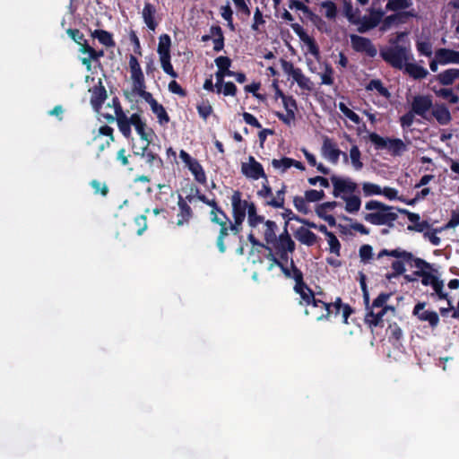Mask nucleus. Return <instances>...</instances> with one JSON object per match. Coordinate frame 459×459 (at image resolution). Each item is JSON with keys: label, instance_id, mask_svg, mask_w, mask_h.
I'll return each instance as SVG.
<instances>
[{"label": "nucleus", "instance_id": "obj_1", "mask_svg": "<svg viewBox=\"0 0 459 459\" xmlns=\"http://www.w3.org/2000/svg\"><path fill=\"white\" fill-rule=\"evenodd\" d=\"M368 212H363V219L372 225H385L389 228L394 226L397 220V213L394 212V207L377 200H369L365 204Z\"/></svg>", "mask_w": 459, "mask_h": 459}, {"label": "nucleus", "instance_id": "obj_2", "mask_svg": "<svg viewBox=\"0 0 459 459\" xmlns=\"http://www.w3.org/2000/svg\"><path fill=\"white\" fill-rule=\"evenodd\" d=\"M129 68L131 80L133 82V92L142 97L150 105V107H152L158 101L153 98L151 92L146 91L143 73L138 59L134 55H130L129 56Z\"/></svg>", "mask_w": 459, "mask_h": 459}, {"label": "nucleus", "instance_id": "obj_3", "mask_svg": "<svg viewBox=\"0 0 459 459\" xmlns=\"http://www.w3.org/2000/svg\"><path fill=\"white\" fill-rule=\"evenodd\" d=\"M290 266L293 273L291 278L295 281L294 291L300 297L299 304L309 306L321 303V299L316 297L314 291L304 281L303 273L296 266L293 259H290Z\"/></svg>", "mask_w": 459, "mask_h": 459}, {"label": "nucleus", "instance_id": "obj_4", "mask_svg": "<svg viewBox=\"0 0 459 459\" xmlns=\"http://www.w3.org/2000/svg\"><path fill=\"white\" fill-rule=\"evenodd\" d=\"M380 56L396 69H403L407 61L411 57L410 49L401 45H395L380 50Z\"/></svg>", "mask_w": 459, "mask_h": 459}, {"label": "nucleus", "instance_id": "obj_5", "mask_svg": "<svg viewBox=\"0 0 459 459\" xmlns=\"http://www.w3.org/2000/svg\"><path fill=\"white\" fill-rule=\"evenodd\" d=\"M368 139L376 150L386 149L393 156H400L407 150L406 144L399 138H385L373 132L368 134Z\"/></svg>", "mask_w": 459, "mask_h": 459}, {"label": "nucleus", "instance_id": "obj_6", "mask_svg": "<svg viewBox=\"0 0 459 459\" xmlns=\"http://www.w3.org/2000/svg\"><path fill=\"white\" fill-rule=\"evenodd\" d=\"M384 256H392L395 258L403 259L411 266H414L417 269H419V271L421 272H425V270L431 269V265L429 263L426 262L421 258L414 257L412 253L403 250L400 247L393 250L382 249L377 254V259H381Z\"/></svg>", "mask_w": 459, "mask_h": 459}, {"label": "nucleus", "instance_id": "obj_7", "mask_svg": "<svg viewBox=\"0 0 459 459\" xmlns=\"http://www.w3.org/2000/svg\"><path fill=\"white\" fill-rule=\"evenodd\" d=\"M330 179L333 186V195L335 198L348 196L358 191V184L350 178H343L333 175Z\"/></svg>", "mask_w": 459, "mask_h": 459}, {"label": "nucleus", "instance_id": "obj_8", "mask_svg": "<svg viewBox=\"0 0 459 459\" xmlns=\"http://www.w3.org/2000/svg\"><path fill=\"white\" fill-rule=\"evenodd\" d=\"M232 206V217L233 219H246L247 214L250 210L251 204H255L253 202H248L242 199V193L239 190H234L230 197Z\"/></svg>", "mask_w": 459, "mask_h": 459}, {"label": "nucleus", "instance_id": "obj_9", "mask_svg": "<svg viewBox=\"0 0 459 459\" xmlns=\"http://www.w3.org/2000/svg\"><path fill=\"white\" fill-rule=\"evenodd\" d=\"M350 39L351 48L355 52L364 53L371 58L377 56V49L368 38L351 34Z\"/></svg>", "mask_w": 459, "mask_h": 459}, {"label": "nucleus", "instance_id": "obj_10", "mask_svg": "<svg viewBox=\"0 0 459 459\" xmlns=\"http://www.w3.org/2000/svg\"><path fill=\"white\" fill-rule=\"evenodd\" d=\"M433 108V100L430 95H416L411 103V109L423 119L429 120L428 112Z\"/></svg>", "mask_w": 459, "mask_h": 459}, {"label": "nucleus", "instance_id": "obj_11", "mask_svg": "<svg viewBox=\"0 0 459 459\" xmlns=\"http://www.w3.org/2000/svg\"><path fill=\"white\" fill-rule=\"evenodd\" d=\"M367 313L365 315V324L373 330L374 327H383L384 326V315L388 311H394V307L393 306H385L382 307L378 311H375L376 309L369 308L368 303L366 304Z\"/></svg>", "mask_w": 459, "mask_h": 459}, {"label": "nucleus", "instance_id": "obj_12", "mask_svg": "<svg viewBox=\"0 0 459 459\" xmlns=\"http://www.w3.org/2000/svg\"><path fill=\"white\" fill-rule=\"evenodd\" d=\"M322 155L333 164H336L339 160L340 155L342 154L344 160H347L348 157L345 152H342L333 139L328 136H324L323 144L321 148Z\"/></svg>", "mask_w": 459, "mask_h": 459}, {"label": "nucleus", "instance_id": "obj_13", "mask_svg": "<svg viewBox=\"0 0 459 459\" xmlns=\"http://www.w3.org/2000/svg\"><path fill=\"white\" fill-rule=\"evenodd\" d=\"M416 13L414 10L411 11H402L387 15L382 21V24L380 30L385 31L390 29L393 25L404 24L408 22V19L411 17H416Z\"/></svg>", "mask_w": 459, "mask_h": 459}, {"label": "nucleus", "instance_id": "obj_14", "mask_svg": "<svg viewBox=\"0 0 459 459\" xmlns=\"http://www.w3.org/2000/svg\"><path fill=\"white\" fill-rule=\"evenodd\" d=\"M242 173L248 178L257 180L259 178L266 179L264 168L253 156H249L247 163H242Z\"/></svg>", "mask_w": 459, "mask_h": 459}, {"label": "nucleus", "instance_id": "obj_15", "mask_svg": "<svg viewBox=\"0 0 459 459\" xmlns=\"http://www.w3.org/2000/svg\"><path fill=\"white\" fill-rule=\"evenodd\" d=\"M142 17L146 27L152 31H155L161 20V17L157 13L156 6L149 2L144 3Z\"/></svg>", "mask_w": 459, "mask_h": 459}, {"label": "nucleus", "instance_id": "obj_16", "mask_svg": "<svg viewBox=\"0 0 459 459\" xmlns=\"http://www.w3.org/2000/svg\"><path fill=\"white\" fill-rule=\"evenodd\" d=\"M397 210L400 213L405 214L408 220L412 223L408 225V230L424 233L431 228V225L427 221H420V214L411 212L406 209L398 208Z\"/></svg>", "mask_w": 459, "mask_h": 459}, {"label": "nucleus", "instance_id": "obj_17", "mask_svg": "<svg viewBox=\"0 0 459 459\" xmlns=\"http://www.w3.org/2000/svg\"><path fill=\"white\" fill-rule=\"evenodd\" d=\"M131 125L134 126V129L140 138L150 144L152 141L154 132L152 128L147 126L146 123L142 119L139 114L134 113L131 115Z\"/></svg>", "mask_w": 459, "mask_h": 459}, {"label": "nucleus", "instance_id": "obj_18", "mask_svg": "<svg viewBox=\"0 0 459 459\" xmlns=\"http://www.w3.org/2000/svg\"><path fill=\"white\" fill-rule=\"evenodd\" d=\"M291 29L299 36V39L304 42L308 48L310 54L315 56L319 55V48L314 38L310 37L304 30V28L299 23H291Z\"/></svg>", "mask_w": 459, "mask_h": 459}, {"label": "nucleus", "instance_id": "obj_19", "mask_svg": "<svg viewBox=\"0 0 459 459\" xmlns=\"http://www.w3.org/2000/svg\"><path fill=\"white\" fill-rule=\"evenodd\" d=\"M90 91L91 92V104L95 110H99L108 97L106 88L101 79H99L98 84L93 86Z\"/></svg>", "mask_w": 459, "mask_h": 459}, {"label": "nucleus", "instance_id": "obj_20", "mask_svg": "<svg viewBox=\"0 0 459 459\" xmlns=\"http://www.w3.org/2000/svg\"><path fill=\"white\" fill-rule=\"evenodd\" d=\"M425 303L419 302L413 308V314L418 316L420 321L429 322L431 327H436L438 325L439 317L437 312L424 310Z\"/></svg>", "mask_w": 459, "mask_h": 459}, {"label": "nucleus", "instance_id": "obj_21", "mask_svg": "<svg viewBox=\"0 0 459 459\" xmlns=\"http://www.w3.org/2000/svg\"><path fill=\"white\" fill-rule=\"evenodd\" d=\"M178 212L177 214V225L183 226L190 221L194 215V212L190 205L180 195H178Z\"/></svg>", "mask_w": 459, "mask_h": 459}, {"label": "nucleus", "instance_id": "obj_22", "mask_svg": "<svg viewBox=\"0 0 459 459\" xmlns=\"http://www.w3.org/2000/svg\"><path fill=\"white\" fill-rule=\"evenodd\" d=\"M213 39V50L219 52L224 48V35L222 29L219 25H212L210 28V34L202 36V41L206 42Z\"/></svg>", "mask_w": 459, "mask_h": 459}, {"label": "nucleus", "instance_id": "obj_23", "mask_svg": "<svg viewBox=\"0 0 459 459\" xmlns=\"http://www.w3.org/2000/svg\"><path fill=\"white\" fill-rule=\"evenodd\" d=\"M271 245L273 246L275 251H290V254L296 248V244L288 233L287 229H284V231Z\"/></svg>", "mask_w": 459, "mask_h": 459}, {"label": "nucleus", "instance_id": "obj_24", "mask_svg": "<svg viewBox=\"0 0 459 459\" xmlns=\"http://www.w3.org/2000/svg\"><path fill=\"white\" fill-rule=\"evenodd\" d=\"M195 196L199 201L205 204L206 205L210 206L212 208L210 212V221L212 222H218V218L216 216V213H223L222 208L219 205L217 201L215 199H209L205 195L201 194L200 190L196 187L195 188Z\"/></svg>", "mask_w": 459, "mask_h": 459}, {"label": "nucleus", "instance_id": "obj_25", "mask_svg": "<svg viewBox=\"0 0 459 459\" xmlns=\"http://www.w3.org/2000/svg\"><path fill=\"white\" fill-rule=\"evenodd\" d=\"M195 196L199 201L205 204L206 205L210 206L212 208L210 212V221L212 222H218V218L216 216V213H223L222 208L219 205L217 201L215 199H209L205 195L201 194L200 190L196 187L195 188Z\"/></svg>", "mask_w": 459, "mask_h": 459}, {"label": "nucleus", "instance_id": "obj_26", "mask_svg": "<svg viewBox=\"0 0 459 459\" xmlns=\"http://www.w3.org/2000/svg\"><path fill=\"white\" fill-rule=\"evenodd\" d=\"M436 58L441 65L459 64V51L439 48L436 51Z\"/></svg>", "mask_w": 459, "mask_h": 459}, {"label": "nucleus", "instance_id": "obj_27", "mask_svg": "<svg viewBox=\"0 0 459 459\" xmlns=\"http://www.w3.org/2000/svg\"><path fill=\"white\" fill-rule=\"evenodd\" d=\"M309 229L310 228L299 227L295 231L294 236L301 244L312 247L317 242L318 237Z\"/></svg>", "mask_w": 459, "mask_h": 459}, {"label": "nucleus", "instance_id": "obj_28", "mask_svg": "<svg viewBox=\"0 0 459 459\" xmlns=\"http://www.w3.org/2000/svg\"><path fill=\"white\" fill-rule=\"evenodd\" d=\"M332 305L331 314L338 316L342 310L343 323L348 324L349 316L354 312L352 307L349 304H343L340 297L336 298L334 302H329Z\"/></svg>", "mask_w": 459, "mask_h": 459}, {"label": "nucleus", "instance_id": "obj_29", "mask_svg": "<svg viewBox=\"0 0 459 459\" xmlns=\"http://www.w3.org/2000/svg\"><path fill=\"white\" fill-rule=\"evenodd\" d=\"M431 114L441 126H446L452 120L451 113L445 104H436Z\"/></svg>", "mask_w": 459, "mask_h": 459}, {"label": "nucleus", "instance_id": "obj_30", "mask_svg": "<svg viewBox=\"0 0 459 459\" xmlns=\"http://www.w3.org/2000/svg\"><path fill=\"white\" fill-rule=\"evenodd\" d=\"M351 6L349 5V7L346 11V16L351 22H353L355 24H359V26L357 29V30L359 33H365L374 28H376L375 26H373V23H372L371 20L368 18V16L365 15L361 19L352 20L353 15L351 13Z\"/></svg>", "mask_w": 459, "mask_h": 459}, {"label": "nucleus", "instance_id": "obj_31", "mask_svg": "<svg viewBox=\"0 0 459 459\" xmlns=\"http://www.w3.org/2000/svg\"><path fill=\"white\" fill-rule=\"evenodd\" d=\"M403 68L405 73L415 80L424 79L429 74L426 68L415 63H406Z\"/></svg>", "mask_w": 459, "mask_h": 459}, {"label": "nucleus", "instance_id": "obj_32", "mask_svg": "<svg viewBox=\"0 0 459 459\" xmlns=\"http://www.w3.org/2000/svg\"><path fill=\"white\" fill-rule=\"evenodd\" d=\"M457 78H459V69L456 68L446 69L437 75V80L444 86L452 85Z\"/></svg>", "mask_w": 459, "mask_h": 459}, {"label": "nucleus", "instance_id": "obj_33", "mask_svg": "<svg viewBox=\"0 0 459 459\" xmlns=\"http://www.w3.org/2000/svg\"><path fill=\"white\" fill-rule=\"evenodd\" d=\"M342 199L345 202L344 209L349 213H356L359 211L361 206V199L357 195H351L348 196H342Z\"/></svg>", "mask_w": 459, "mask_h": 459}, {"label": "nucleus", "instance_id": "obj_34", "mask_svg": "<svg viewBox=\"0 0 459 459\" xmlns=\"http://www.w3.org/2000/svg\"><path fill=\"white\" fill-rule=\"evenodd\" d=\"M286 188L287 186L282 184L281 188L276 192L275 196L266 200L264 204L273 208H284Z\"/></svg>", "mask_w": 459, "mask_h": 459}, {"label": "nucleus", "instance_id": "obj_35", "mask_svg": "<svg viewBox=\"0 0 459 459\" xmlns=\"http://www.w3.org/2000/svg\"><path fill=\"white\" fill-rule=\"evenodd\" d=\"M116 121L117 123V126L121 134L126 138H130L132 134L131 131V117H128L126 114L119 115L116 117Z\"/></svg>", "mask_w": 459, "mask_h": 459}, {"label": "nucleus", "instance_id": "obj_36", "mask_svg": "<svg viewBox=\"0 0 459 459\" xmlns=\"http://www.w3.org/2000/svg\"><path fill=\"white\" fill-rule=\"evenodd\" d=\"M91 36L99 40V42L107 48L115 47L116 43L113 39V35L104 30H95Z\"/></svg>", "mask_w": 459, "mask_h": 459}, {"label": "nucleus", "instance_id": "obj_37", "mask_svg": "<svg viewBox=\"0 0 459 459\" xmlns=\"http://www.w3.org/2000/svg\"><path fill=\"white\" fill-rule=\"evenodd\" d=\"M413 4L412 0H388L385 5L386 11L402 12L411 7Z\"/></svg>", "mask_w": 459, "mask_h": 459}, {"label": "nucleus", "instance_id": "obj_38", "mask_svg": "<svg viewBox=\"0 0 459 459\" xmlns=\"http://www.w3.org/2000/svg\"><path fill=\"white\" fill-rule=\"evenodd\" d=\"M367 91H377L379 95L385 99H390L391 93L387 88H385L379 79H372L366 86Z\"/></svg>", "mask_w": 459, "mask_h": 459}, {"label": "nucleus", "instance_id": "obj_39", "mask_svg": "<svg viewBox=\"0 0 459 459\" xmlns=\"http://www.w3.org/2000/svg\"><path fill=\"white\" fill-rule=\"evenodd\" d=\"M187 168L198 183L202 185H204L206 183L205 172L197 160L192 162V164H189Z\"/></svg>", "mask_w": 459, "mask_h": 459}, {"label": "nucleus", "instance_id": "obj_40", "mask_svg": "<svg viewBox=\"0 0 459 459\" xmlns=\"http://www.w3.org/2000/svg\"><path fill=\"white\" fill-rule=\"evenodd\" d=\"M219 226H220V230H219V235L216 239V246H217V248L220 251V253L223 254L227 250L225 239L229 236L230 230L229 229V226L227 225V223L221 224Z\"/></svg>", "mask_w": 459, "mask_h": 459}, {"label": "nucleus", "instance_id": "obj_41", "mask_svg": "<svg viewBox=\"0 0 459 459\" xmlns=\"http://www.w3.org/2000/svg\"><path fill=\"white\" fill-rule=\"evenodd\" d=\"M264 240L267 244H272L273 241L276 240V230H278L277 224L270 220H267L264 221Z\"/></svg>", "mask_w": 459, "mask_h": 459}, {"label": "nucleus", "instance_id": "obj_42", "mask_svg": "<svg viewBox=\"0 0 459 459\" xmlns=\"http://www.w3.org/2000/svg\"><path fill=\"white\" fill-rule=\"evenodd\" d=\"M171 39L168 34H162L159 38L157 52L160 56L170 55Z\"/></svg>", "mask_w": 459, "mask_h": 459}, {"label": "nucleus", "instance_id": "obj_43", "mask_svg": "<svg viewBox=\"0 0 459 459\" xmlns=\"http://www.w3.org/2000/svg\"><path fill=\"white\" fill-rule=\"evenodd\" d=\"M151 109L152 113L156 115L158 122L161 126L167 125L169 122V116L168 115L165 108L161 104L157 102L152 107H151Z\"/></svg>", "mask_w": 459, "mask_h": 459}, {"label": "nucleus", "instance_id": "obj_44", "mask_svg": "<svg viewBox=\"0 0 459 459\" xmlns=\"http://www.w3.org/2000/svg\"><path fill=\"white\" fill-rule=\"evenodd\" d=\"M292 78L301 89L307 91L312 90L310 79L303 74L300 68H296V72Z\"/></svg>", "mask_w": 459, "mask_h": 459}, {"label": "nucleus", "instance_id": "obj_45", "mask_svg": "<svg viewBox=\"0 0 459 459\" xmlns=\"http://www.w3.org/2000/svg\"><path fill=\"white\" fill-rule=\"evenodd\" d=\"M247 221L251 228H255L260 223H264V217L257 214V209L255 204H251L250 210L247 214Z\"/></svg>", "mask_w": 459, "mask_h": 459}, {"label": "nucleus", "instance_id": "obj_46", "mask_svg": "<svg viewBox=\"0 0 459 459\" xmlns=\"http://www.w3.org/2000/svg\"><path fill=\"white\" fill-rule=\"evenodd\" d=\"M215 64L219 72L226 73L227 76L233 75L234 72L230 70L231 65V59L228 56H221L215 58Z\"/></svg>", "mask_w": 459, "mask_h": 459}, {"label": "nucleus", "instance_id": "obj_47", "mask_svg": "<svg viewBox=\"0 0 459 459\" xmlns=\"http://www.w3.org/2000/svg\"><path fill=\"white\" fill-rule=\"evenodd\" d=\"M433 91L437 97L447 100L451 104H455L459 101V96L455 94L452 89L441 88L439 90H436L433 88Z\"/></svg>", "mask_w": 459, "mask_h": 459}, {"label": "nucleus", "instance_id": "obj_48", "mask_svg": "<svg viewBox=\"0 0 459 459\" xmlns=\"http://www.w3.org/2000/svg\"><path fill=\"white\" fill-rule=\"evenodd\" d=\"M268 258H270L273 261V264L270 265L269 270H271L273 265H277L278 267H280V269L281 270L282 273L286 278H291L293 273L290 265L289 268L282 261H281L272 253L269 254Z\"/></svg>", "mask_w": 459, "mask_h": 459}, {"label": "nucleus", "instance_id": "obj_49", "mask_svg": "<svg viewBox=\"0 0 459 459\" xmlns=\"http://www.w3.org/2000/svg\"><path fill=\"white\" fill-rule=\"evenodd\" d=\"M398 260H395L392 263L391 267L393 269V273H387L385 276L388 280H391L393 278H396L400 275H402L405 272V266L404 264L406 263L403 259L397 258Z\"/></svg>", "mask_w": 459, "mask_h": 459}, {"label": "nucleus", "instance_id": "obj_50", "mask_svg": "<svg viewBox=\"0 0 459 459\" xmlns=\"http://www.w3.org/2000/svg\"><path fill=\"white\" fill-rule=\"evenodd\" d=\"M148 146L149 144L147 143L144 147H143L142 152L140 153V155L145 159L146 163H148L151 166L153 165L155 161L162 163V160L159 157V155L150 151ZM135 154H139V152H136Z\"/></svg>", "mask_w": 459, "mask_h": 459}, {"label": "nucleus", "instance_id": "obj_51", "mask_svg": "<svg viewBox=\"0 0 459 459\" xmlns=\"http://www.w3.org/2000/svg\"><path fill=\"white\" fill-rule=\"evenodd\" d=\"M361 153L357 145L351 146L350 150V158L351 164L355 169L359 170L363 167V163L360 160Z\"/></svg>", "mask_w": 459, "mask_h": 459}, {"label": "nucleus", "instance_id": "obj_52", "mask_svg": "<svg viewBox=\"0 0 459 459\" xmlns=\"http://www.w3.org/2000/svg\"><path fill=\"white\" fill-rule=\"evenodd\" d=\"M362 190L365 196L382 195V188L378 185L371 182H364L362 184Z\"/></svg>", "mask_w": 459, "mask_h": 459}, {"label": "nucleus", "instance_id": "obj_53", "mask_svg": "<svg viewBox=\"0 0 459 459\" xmlns=\"http://www.w3.org/2000/svg\"><path fill=\"white\" fill-rule=\"evenodd\" d=\"M415 275L421 277V283L424 286H434V284L438 281V278L429 272H421V271H416L414 273Z\"/></svg>", "mask_w": 459, "mask_h": 459}, {"label": "nucleus", "instance_id": "obj_54", "mask_svg": "<svg viewBox=\"0 0 459 459\" xmlns=\"http://www.w3.org/2000/svg\"><path fill=\"white\" fill-rule=\"evenodd\" d=\"M171 56H160V61L163 71L173 78L178 77V74L175 72L173 65L170 62Z\"/></svg>", "mask_w": 459, "mask_h": 459}, {"label": "nucleus", "instance_id": "obj_55", "mask_svg": "<svg viewBox=\"0 0 459 459\" xmlns=\"http://www.w3.org/2000/svg\"><path fill=\"white\" fill-rule=\"evenodd\" d=\"M80 51L82 54H88L89 56H91V58H92L93 61H98L100 57L104 56L103 50H95L88 44V42H84L82 44V48H80Z\"/></svg>", "mask_w": 459, "mask_h": 459}, {"label": "nucleus", "instance_id": "obj_56", "mask_svg": "<svg viewBox=\"0 0 459 459\" xmlns=\"http://www.w3.org/2000/svg\"><path fill=\"white\" fill-rule=\"evenodd\" d=\"M359 255L360 261L364 264L368 263L373 258V248L368 244H364L359 247Z\"/></svg>", "mask_w": 459, "mask_h": 459}, {"label": "nucleus", "instance_id": "obj_57", "mask_svg": "<svg viewBox=\"0 0 459 459\" xmlns=\"http://www.w3.org/2000/svg\"><path fill=\"white\" fill-rule=\"evenodd\" d=\"M292 159L288 157H283L280 160L273 159L272 160V166L276 169H281L282 172L292 167Z\"/></svg>", "mask_w": 459, "mask_h": 459}, {"label": "nucleus", "instance_id": "obj_58", "mask_svg": "<svg viewBox=\"0 0 459 459\" xmlns=\"http://www.w3.org/2000/svg\"><path fill=\"white\" fill-rule=\"evenodd\" d=\"M304 196L308 203H314L323 200L325 194L324 190L309 189L305 192Z\"/></svg>", "mask_w": 459, "mask_h": 459}, {"label": "nucleus", "instance_id": "obj_59", "mask_svg": "<svg viewBox=\"0 0 459 459\" xmlns=\"http://www.w3.org/2000/svg\"><path fill=\"white\" fill-rule=\"evenodd\" d=\"M387 331L389 332L388 338L390 342H400L403 336V331L396 323L389 325Z\"/></svg>", "mask_w": 459, "mask_h": 459}, {"label": "nucleus", "instance_id": "obj_60", "mask_svg": "<svg viewBox=\"0 0 459 459\" xmlns=\"http://www.w3.org/2000/svg\"><path fill=\"white\" fill-rule=\"evenodd\" d=\"M264 24H265V20L264 18V15L262 13L261 10L259 9V7H256L255 11L254 13L253 23L251 25V29L254 31H260V27L264 26Z\"/></svg>", "mask_w": 459, "mask_h": 459}, {"label": "nucleus", "instance_id": "obj_61", "mask_svg": "<svg viewBox=\"0 0 459 459\" xmlns=\"http://www.w3.org/2000/svg\"><path fill=\"white\" fill-rule=\"evenodd\" d=\"M339 108L342 111V113L346 117H348L351 121H352L353 123H355L357 125H359L360 123L361 119H360L359 116L357 113H355L354 111H352L351 109H350L344 103L340 102Z\"/></svg>", "mask_w": 459, "mask_h": 459}, {"label": "nucleus", "instance_id": "obj_62", "mask_svg": "<svg viewBox=\"0 0 459 459\" xmlns=\"http://www.w3.org/2000/svg\"><path fill=\"white\" fill-rule=\"evenodd\" d=\"M321 6L325 9V17L327 19H335L337 15V6L336 4L332 1H325L322 2Z\"/></svg>", "mask_w": 459, "mask_h": 459}, {"label": "nucleus", "instance_id": "obj_63", "mask_svg": "<svg viewBox=\"0 0 459 459\" xmlns=\"http://www.w3.org/2000/svg\"><path fill=\"white\" fill-rule=\"evenodd\" d=\"M321 83L325 85L333 84V69L329 64L325 65V71L321 74Z\"/></svg>", "mask_w": 459, "mask_h": 459}, {"label": "nucleus", "instance_id": "obj_64", "mask_svg": "<svg viewBox=\"0 0 459 459\" xmlns=\"http://www.w3.org/2000/svg\"><path fill=\"white\" fill-rule=\"evenodd\" d=\"M415 113L411 109L400 117V125L403 129L410 128L415 118Z\"/></svg>", "mask_w": 459, "mask_h": 459}]
</instances>
